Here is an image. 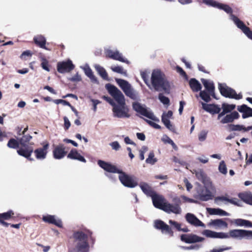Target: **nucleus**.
<instances>
[{
	"mask_svg": "<svg viewBox=\"0 0 252 252\" xmlns=\"http://www.w3.org/2000/svg\"><path fill=\"white\" fill-rule=\"evenodd\" d=\"M105 87L118 103L112 108L113 116L118 118H129L130 116L128 113L129 109L126 105L122 93L116 87L110 84H107Z\"/></svg>",
	"mask_w": 252,
	"mask_h": 252,
	"instance_id": "1",
	"label": "nucleus"
},
{
	"mask_svg": "<svg viewBox=\"0 0 252 252\" xmlns=\"http://www.w3.org/2000/svg\"><path fill=\"white\" fill-rule=\"evenodd\" d=\"M202 234L208 238L226 239H252V231L243 229H232L228 233L217 232L210 230H204Z\"/></svg>",
	"mask_w": 252,
	"mask_h": 252,
	"instance_id": "2",
	"label": "nucleus"
},
{
	"mask_svg": "<svg viewBox=\"0 0 252 252\" xmlns=\"http://www.w3.org/2000/svg\"><path fill=\"white\" fill-rule=\"evenodd\" d=\"M151 84L156 91H163L169 94L171 91L170 83L168 81L165 74L159 69L153 71L151 78Z\"/></svg>",
	"mask_w": 252,
	"mask_h": 252,
	"instance_id": "3",
	"label": "nucleus"
},
{
	"mask_svg": "<svg viewBox=\"0 0 252 252\" xmlns=\"http://www.w3.org/2000/svg\"><path fill=\"white\" fill-rule=\"evenodd\" d=\"M73 237L75 242H77L76 248L77 252H89V245L88 242V236L80 231L75 232Z\"/></svg>",
	"mask_w": 252,
	"mask_h": 252,
	"instance_id": "4",
	"label": "nucleus"
},
{
	"mask_svg": "<svg viewBox=\"0 0 252 252\" xmlns=\"http://www.w3.org/2000/svg\"><path fill=\"white\" fill-rule=\"evenodd\" d=\"M219 89L220 94L225 97L237 100L242 98L243 95L241 94H237L234 89L228 87L225 84H219Z\"/></svg>",
	"mask_w": 252,
	"mask_h": 252,
	"instance_id": "5",
	"label": "nucleus"
},
{
	"mask_svg": "<svg viewBox=\"0 0 252 252\" xmlns=\"http://www.w3.org/2000/svg\"><path fill=\"white\" fill-rule=\"evenodd\" d=\"M14 214V212L11 210H9L6 212L0 213V224L5 227H8L9 225H10L12 228L19 229L21 225V223L18 224H10L5 221V220H14L15 218Z\"/></svg>",
	"mask_w": 252,
	"mask_h": 252,
	"instance_id": "6",
	"label": "nucleus"
},
{
	"mask_svg": "<svg viewBox=\"0 0 252 252\" xmlns=\"http://www.w3.org/2000/svg\"><path fill=\"white\" fill-rule=\"evenodd\" d=\"M133 109L137 113L154 121L159 122V120L151 111H149L146 108L143 107L138 102H134L132 104Z\"/></svg>",
	"mask_w": 252,
	"mask_h": 252,
	"instance_id": "7",
	"label": "nucleus"
},
{
	"mask_svg": "<svg viewBox=\"0 0 252 252\" xmlns=\"http://www.w3.org/2000/svg\"><path fill=\"white\" fill-rule=\"evenodd\" d=\"M120 175L119 178L121 183L125 187L133 188L138 185V183L131 176L126 174L122 170H120L119 173Z\"/></svg>",
	"mask_w": 252,
	"mask_h": 252,
	"instance_id": "8",
	"label": "nucleus"
},
{
	"mask_svg": "<svg viewBox=\"0 0 252 252\" xmlns=\"http://www.w3.org/2000/svg\"><path fill=\"white\" fill-rule=\"evenodd\" d=\"M231 17L232 20L237 28L240 29L249 38L252 40V31L250 28L246 26L244 23L235 15H232Z\"/></svg>",
	"mask_w": 252,
	"mask_h": 252,
	"instance_id": "9",
	"label": "nucleus"
},
{
	"mask_svg": "<svg viewBox=\"0 0 252 252\" xmlns=\"http://www.w3.org/2000/svg\"><path fill=\"white\" fill-rule=\"evenodd\" d=\"M116 81L126 96L132 99L135 97V94L127 81L122 79H116Z\"/></svg>",
	"mask_w": 252,
	"mask_h": 252,
	"instance_id": "10",
	"label": "nucleus"
},
{
	"mask_svg": "<svg viewBox=\"0 0 252 252\" xmlns=\"http://www.w3.org/2000/svg\"><path fill=\"white\" fill-rule=\"evenodd\" d=\"M42 147L39 148L34 151L35 158L38 159H44L46 158L48 150L49 148V143L45 141L41 144Z\"/></svg>",
	"mask_w": 252,
	"mask_h": 252,
	"instance_id": "11",
	"label": "nucleus"
},
{
	"mask_svg": "<svg viewBox=\"0 0 252 252\" xmlns=\"http://www.w3.org/2000/svg\"><path fill=\"white\" fill-rule=\"evenodd\" d=\"M57 70L59 73H64L69 72L73 70L75 65L72 63L71 60H68L67 61L59 62L57 63Z\"/></svg>",
	"mask_w": 252,
	"mask_h": 252,
	"instance_id": "12",
	"label": "nucleus"
},
{
	"mask_svg": "<svg viewBox=\"0 0 252 252\" xmlns=\"http://www.w3.org/2000/svg\"><path fill=\"white\" fill-rule=\"evenodd\" d=\"M196 198L201 201H207L213 198L211 192L204 187H200L197 190Z\"/></svg>",
	"mask_w": 252,
	"mask_h": 252,
	"instance_id": "13",
	"label": "nucleus"
},
{
	"mask_svg": "<svg viewBox=\"0 0 252 252\" xmlns=\"http://www.w3.org/2000/svg\"><path fill=\"white\" fill-rule=\"evenodd\" d=\"M154 227L157 229L160 230L162 233L168 234L170 237L173 236L174 232L171 228L161 220H156Z\"/></svg>",
	"mask_w": 252,
	"mask_h": 252,
	"instance_id": "14",
	"label": "nucleus"
},
{
	"mask_svg": "<svg viewBox=\"0 0 252 252\" xmlns=\"http://www.w3.org/2000/svg\"><path fill=\"white\" fill-rule=\"evenodd\" d=\"M97 163L104 170L109 173H119L121 170L118 169L115 165L103 160H99Z\"/></svg>",
	"mask_w": 252,
	"mask_h": 252,
	"instance_id": "15",
	"label": "nucleus"
},
{
	"mask_svg": "<svg viewBox=\"0 0 252 252\" xmlns=\"http://www.w3.org/2000/svg\"><path fill=\"white\" fill-rule=\"evenodd\" d=\"M67 153L64 145L60 144L56 146L53 151V157L55 159H62L66 155Z\"/></svg>",
	"mask_w": 252,
	"mask_h": 252,
	"instance_id": "16",
	"label": "nucleus"
},
{
	"mask_svg": "<svg viewBox=\"0 0 252 252\" xmlns=\"http://www.w3.org/2000/svg\"><path fill=\"white\" fill-rule=\"evenodd\" d=\"M181 240L186 243H194L202 242L204 240L203 237H199L195 234H182L181 235Z\"/></svg>",
	"mask_w": 252,
	"mask_h": 252,
	"instance_id": "17",
	"label": "nucleus"
},
{
	"mask_svg": "<svg viewBox=\"0 0 252 252\" xmlns=\"http://www.w3.org/2000/svg\"><path fill=\"white\" fill-rule=\"evenodd\" d=\"M33 151V148L29 145L21 146L17 151V153L20 156L24 157L30 160H33L32 158H30Z\"/></svg>",
	"mask_w": 252,
	"mask_h": 252,
	"instance_id": "18",
	"label": "nucleus"
},
{
	"mask_svg": "<svg viewBox=\"0 0 252 252\" xmlns=\"http://www.w3.org/2000/svg\"><path fill=\"white\" fill-rule=\"evenodd\" d=\"M162 210L167 213H173L176 214H179L181 213V209L178 204L172 205L167 202H164V205Z\"/></svg>",
	"mask_w": 252,
	"mask_h": 252,
	"instance_id": "19",
	"label": "nucleus"
},
{
	"mask_svg": "<svg viewBox=\"0 0 252 252\" xmlns=\"http://www.w3.org/2000/svg\"><path fill=\"white\" fill-rule=\"evenodd\" d=\"M202 108L206 111L212 114H218L220 113L221 108L219 105L216 104H206L201 102Z\"/></svg>",
	"mask_w": 252,
	"mask_h": 252,
	"instance_id": "20",
	"label": "nucleus"
},
{
	"mask_svg": "<svg viewBox=\"0 0 252 252\" xmlns=\"http://www.w3.org/2000/svg\"><path fill=\"white\" fill-rule=\"evenodd\" d=\"M185 218L186 220L192 225L195 226H205V224L192 214L187 213L186 215Z\"/></svg>",
	"mask_w": 252,
	"mask_h": 252,
	"instance_id": "21",
	"label": "nucleus"
},
{
	"mask_svg": "<svg viewBox=\"0 0 252 252\" xmlns=\"http://www.w3.org/2000/svg\"><path fill=\"white\" fill-rule=\"evenodd\" d=\"M42 220L45 222L54 224L60 228H63V227L62 220L60 219H56L55 216L50 215L43 216Z\"/></svg>",
	"mask_w": 252,
	"mask_h": 252,
	"instance_id": "22",
	"label": "nucleus"
},
{
	"mask_svg": "<svg viewBox=\"0 0 252 252\" xmlns=\"http://www.w3.org/2000/svg\"><path fill=\"white\" fill-rule=\"evenodd\" d=\"M106 57L115 60L119 61L123 63L128 62L126 60L120 53L119 51H113L111 50H108L105 52Z\"/></svg>",
	"mask_w": 252,
	"mask_h": 252,
	"instance_id": "23",
	"label": "nucleus"
},
{
	"mask_svg": "<svg viewBox=\"0 0 252 252\" xmlns=\"http://www.w3.org/2000/svg\"><path fill=\"white\" fill-rule=\"evenodd\" d=\"M34 44L38 47L46 50H50V49L46 46V39L42 35H37L33 38Z\"/></svg>",
	"mask_w": 252,
	"mask_h": 252,
	"instance_id": "24",
	"label": "nucleus"
},
{
	"mask_svg": "<svg viewBox=\"0 0 252 252\" xmlns=\"http://www.w3.org/2000/svg\"><path fill=\"white\" fill-rule=\"evenodd\" d=\"M154 206L157 208L162 210L164 202V198L162 196L158 195L156 193L151 197Z\"/></svg>",
	"mask_w": 252,
	"mask_h": 252,
	"instance_id": "25",
	"label": "nucleus"
},
{
	"mask_svg": "<svg viewBox=\"0 0 252 252\" xmlns=\"http://www.w3.org/2000/svg\"><path fill=\"white\" fill-rule=\"evenodd\" d=\"M226 115L220 120L221 124H228L232 123L235 120L238 119L240 117L239 114L237 111H233L230 114Z\"/></svg>",
	"mask_w": 252,
	"mask_h": 252,
	"instance_id": "26",
	"label": "nucleus"
},
{
	"mask_svg": "<svg viewBox=\"0 0 252 252\" xmlns=\"http://www.w3.org/2000/svg\"><path fill=\"white\" fill-rule=\"evenodd\" d=\"M67 158L71 159L77 160L84 163L86 162V159L75 149L71 150L67 155Z\"/></svg>",
	"mask_w": 252,
	"mask_h": 252,
	"instance_id": "27",
	"label": "nucleus"
},
{
	"mask_svg": "<svg viewBox=\"0 0 252 252\" xmlns=\"http://www.w3.org/2000/svg\"><path fill=\"white\" fill-rule=\"evenodd\" d=\"M236 108L235 104H229L226 103H223L221 105V108L222 109L221 112L218 116V119L220 120L221 117L223 116L226 114L231 113Z\"/></svg>",
	"mask_w": 252,
	"mask_h": 252,
	"instance_id": "28",
	"label": "nucleus"
},
{
	"mask_svg": "<svg viewBox=\"0 0 252 252\" xmlns=\"http://www.w3.org/2000/svg\"><path fill=\"white\" fill-rule=\"evenodd\" d=\"M237 110L240 112L243 113L242 118L243 119L252 117V108L248 107L246 104L238 106Z\"/></svg>",
	"mask_w": 252,
	"mask_h": 252,
	"instance_id": "29",
	"label": "nucleus"
},
{
	"mask_svg": "<svg viewBox=\"0 0 252 252\" xmlns=\"http://www.w3.org/2000/svg\"><path fill=\"white\" fill-rule=\"evenodd\" d=\"M201 82L205 89L209 94L215 99H217L215 94V86L213 82L209 81L206 79H202Z\"/></svg>",
	"mask_w": 252,
	"mask_h": 252,
	"instance_id": "30",
	"label": "nucleus"
},
{
	"mask_svg": "<svg viewBox=\"0 0 252 252\" xmlns=\"http://www.w3.org/2000/svg\"><path fill=\"white\" fill-rule=\"evenodd\" d=\"M140 187L145 194L151 197L156 193L147 183H141L140 185Z\"/></svg>",
	"mask_w": 252,
	"mask_h": 252,
	"instance_id": "31",
	"label": "nucleus"
},
{
	"mask_svg": "<svg viewBox=\"0 0 252 252\" xmlns=\"http://www.w3.org/2000/svg\"><path fill=\"white\" fill-rule=\"evenodd\" d=\"M208 225L220 228H226L228 227V223L222 219L211 220Z\"/></svg>",
	"mask_w": 252,
	"mask_h": 252,
	"instance_id": "32",
	"label": "nucleus"
},
{
	"mask_svg": "<svg viewBox=\"0 0 252 252\" xmlns=\"http://www.w3.org/2000/svg\"><path fill=\"white\" fill-rule=\"evenodd\" d=\"M189 85L193 92H197L201 90L202 86L200 83L195 78H191L189 81Z\"/></svg>",
	"mask_w": 252,
	"mask_h": 252,
	"instance_id": "33",
	"label": "nucleus"
},
{
	"mask_svg": "<svg viewBox=\"0 0 252 252\" xmlns=\"http://www.w3.org/2000/svg\"><path fill=\"white\" fill-rule=\"evenodd\" d=\"M239 197L245 203L252 205V194L251 192H242L238 194Z\"/></svg>",
	"mask_w": 252,
	"mask_h": 252,
	"instance_id": "34",
	"label": "nucleus"
},
{
	"mask_svg": "<svg viewBox=\"0 0 252 252\" xmlns=\"http://www.w3.org/2000/svg\"><path fill=\"white\" fill-rule=\"evenodd\" d=\"M85 74L91 79L94 83L98 84L99 82L97 78L94 75L93 72L90 67H87L84 69Z\"/></svg>",
	"mask_w": 252,
	"mask_h": 252,
	"instance_id": "35",
	"label": "nucleus"
},
{
	"mask_svg": "<svg viewBox=\"0 0 252 252\" xmlns=\"http://www.w3.org/2000/svg\"><path fill=\"white\" fill-rule=\"evenodd\" d=\"M94 68L99 75L104 80H108V74L105 69L99 64H95Z\"/></svg>",
	"mask_w": 252,
	"mask_h": 252,
	"instance_id": "36",
	"label": "nucleus"
},
{
	"mask_svg": "<svg viewBox=\"0 0 252 252\" xmlns=\"http://www.w3.org/2000/svg\"><path fill=\"white\" fill-rule=\"evenodd\" d=\"M207 211L210 215H217L220 216H228V213L220 208H207Z\"/></svg>",
	"mask_w": 252,
	"mask_h": 252,
	"instance_id": "37",
	"label": "nucleus"
},
{
	"mask_svg": "<svg viewBox=\"0 0 252 252\" xmlns=\"http://www.w3.org/2000/svg\"><path fill=\"white\" fill-rule=\"evenodd\" d=\"M217 8L220 9L224 10L228 14H230V19L232 20L231 15L233 14H232L233 10L231 7L226 4L219 3Z\"/></svg>",
	"mask_w": 252,
	"mask_h": 252,
	"instance_id": "38",
	"label": "nucleus"
},
{
	"mask_svg": "<svg viewBox=\"0 0 252 252\" xmlns=\"http://www.w3.org/2000/svg\"><path fill=\"white\" fill-rule=\"evenodd\" d=\"M161 121L165 125V126L170 131L174 132L175 128L174 126H173L170 121V120L167 118H165L164 116H161Z\"/></svg>",
	"mask_w": 252,
	"mask_h": 252,
	"instance_id": "39",
	"label": "nucleus"
},
{
	"mask_svg": "<svg viewBox=\"0 0 252 252\" xmlns=\"http://www.w3.org/2000/svg\"><path fill=\"white\" fill-rule=\"evenodd\" d=\"M215 200L216 201L217 200L226 201L232 204H234V205H235L237 206H239V204H238L237 202L236 201L237 199L235 198L229 199V198H227V197L222 196H218V197H216Z\"/></svg>",
	"mask_w": 252,
	"mask_h": 252,
	"instance_id": "40",
	"label": "nucleus"
},
{
	"mask_svg": "<svg viewBox=\"0 0 252 252\" xmlns=\"http://www.w3.org/2000/svg\"><path fill=\"white\" fill-rule=\"evenodd\" d=\"M244 128V126L243 125H240L228 124L226 126L227 129L229 131H241L243 130Z\"/></svg>",
	"mask_w": 252,
	"mask_h": 252,
	"instance_id": "41",
	"label": "nucleus"
},
{
	"mask_svg": "<svg viewBox=\"0 0 252 252\" xmlns=\"http://www.w3.org/2000/svg\"><path fill=\"white\" fill-rule=\"evenodd\" d=\"M235 223L238 226L252 227V222L249 220L238 219L235 220Z\"/></svg>",
	"mask_w": 252,
	"mask_h": 252,
	"instance_id": "42",
	"label": "nucleus"
},
{
	"mask_svg": "<svg viewBox=\"0 0 252 252\" xmlns=\"http://www.w3.org/2000/svg\"><path fill=\"white\" fill-rule=\"evenodd\" d=\"M20 144V141H18L17 140L14 138H11L8 142L7 146L12 149H17L19 148Z\"/></svg>",
	"mask_w": 252,
	"mask_h": 252,
	"instance_id": "43",
	"label": "nucleus"
},
{
	"mask_svg": "<svg viewBox=\"0 0 252 252\" xmlns=\"http://www.w3.org/2000/svg\"><path fill=\"white\" fill-rule=\"evenodd\" d=\"M32 139V136L29 134L23 135L20 139V144L21 146L28 145L30 141Z\"/></svg>",
	"mask_w": 252,
	"mask_h": 252,
	"instance_id": "44",
	"label": "nucleus"
},
{
	"mask_svg": "<svg viewBox=\"0 0 252 252\" xmlns=\"http://www.w3.org/2000/svg\"><path fill=\"white\" fill-rule=\"evenodd\" d=\"M155 155L153 151L151 152L148 156V158L146 159V162L147 163H150L151 164H154L156 162H157V160L156 158H154Z\"/></svg>",
	"mask_w": 252,
	"mask_h": 252,
	"instance_id": "45",
	"label": "nucleus"
},
{
	"mask_svg": "<svg viewBox=\"0 0 252 252\" xmlns=\"http://www.w3.org/2000/svg\"><path fill=\"white\" fill-rule=\"evenodd\" d=\"M111 70L115 72L120 74L126 75V71L124 70L123 68L121 66H114L111 67Z\"/></svg>",
	"mask_w": 252,
	"mask_h": 252,
	"instance_id": "46",
	"label": "nucleus"
},
{
	"mask_svg": "<svg viewBox=\"0 0 252 252\" xmlns=\"http://www.w3.org/2000/svg\"><path fill=\"white\" fill-rule=\"evenodd\" d=\"M210 94L205 91H201L200 92V96L206 102H208L211 100Z\"/></svg>",
	"mask_w": 252,
	"mask_h": 252,
	"instance_id": "47",
	"label": "nucleus"
},
{
	"mask_svg": "<svg viewBox=\"0 0 252 252\" xmlns=\"http://www.w3.org/2000/svg\"><path fill=\"white\" fill-rule=\"evenodd\" d=\"M203 3H205V4L210 6H212L214 7L217 8L218 6V4L219 2H218L217 1L214 0H202Z\"/></svg>",
	"mask_w": 252,
	"mask_h": 252,
	"instance_id": "48",
	"label": "nucleus"
},
{
	"mask_svg": "<svg viewBox=\"0 0 252 252\" xmlns=\"http://www.w3.org/2000/svg\"><path fill=\"white\" fill-rule=\"evenodd\" d=\"M141 76L143 80L144 83L148 86L149 88H151V85L150 84L148 80V75L146 71H142L140 73Z\"/></svg>",
	"mask_w": 252,
	"mask_h": 252,
	"instance_id": "49",
	"label": "nucleus"
},
{
	"mask_svg": "<svg viewBox=\"0 0 252 252\" xmlns=\"http://www.w3.org/2000/svg\"><path fill=\"white\" fill-rule=\"evenodd\" d=\"M158 99L164 105H169L170 103L169 99L163 95L162 94L160 93L158 94Z\"/></svg>",
	"mask_w": 252,
	"mask_h": 252,
	"instance_id": "50",
	"label": "nucleus"
},
{
	"mask_svg": "<svg viewBox=\"0 0 252 252\" xmlns=\"http://www.w3.org/2000/svg\"><path fill=\"white\" fill-rule=\"evenodd\" d=\"M219 170L220 173L223 174H226L227 173V168L224 161L222 160L220 162L219 166Z\"/></svg>",
	"mask_w": 252,
	"mask_h": 252,
	"instance_id": "51",
	"label": "nucleus"
},
{
	"mask_svg": "<svg viewBox=\"0 0 252 252\" xmlns=\"http://www.w3.org/2000/svg\"><path fill=\"white\" fill-rule=\"evenodd\" d=\"M41 66L43 69L47 71H50L48 61L45 58L42 59V63H41Z\"/></svg>",
	"mask_w": 252,
	"mask_h": 252,
	"instance_id": "52",
	"label": "nucleus"
},
{
	"mask_svg": "<svg viewBox=\"0 0 252 252\" xmlns=\"http://www.w3.org/2000/svg\"><path fill=\"white\" fill-rule=\"evenodd\" d=\"M144 120L150 126H152L153 127L158 129H160L161 128V127L159 125L150 121L148 120L147 119H144Z\"/></svg>",
	"mask_w": 252,
	"mask_h": 252,
	"instance_id": "53",
	"label": "nucleus"
},
{
	"mask_svg": "<svg viewBox=\"0 0 252 252\" xmlns=\"http://www.w3.org/2000/svg\"><path fill=\"white\" fill-rule=\"evenodd\" d=\"M176 70L181 75L185 77L186 79H188V75L187 73L181 67L177 66Z\"/></svg>",
	"mask_w": 252,
	"mask_h": 252,
	"instance_id": "54",
	"label": "nucleus"
},
{
	"mask_svg": "<svg viewBox=\"0 0 252 252\" xmlns=\"http://www.w3.org/2000/svg\"><path fill=\"white\" fill-rule=\"evenodd\" d=\"M207 137V132L205 131H202L198 135V139L200 141H204Z\"/></svg>",
	"mask_w": 252,
	"mask_h": 252,
	"instance_id": "55",
	"label": "nucleus"
},
{
	"mask_svg": "<svg viewBox=\"0 0 252 252\" xmlns=\"http://www.w3.org/2000/svg\"><path fill=\"white\" fill-rule=\"evenodd\" d=\"M169 223L171 225H173L177 229V230L179 231H180L181 227V224L180 223H179L177 221L172 220H169Z\"/></svg>",
	"mask_w": 252,
	"mask_h": 252,
	"instance_id": "56",
	"label": "nucleus"
},
{
	"mask_svg": "<svg viewBox=\"0 0 252 252\" xmlns=\"http://www.w3.org/2000/svg\"><path fill=\"white\" fill-rule=\"evenodd\" d=\"M103 98L112 106L113 108L117 104L114 100L109 96H103Z\"/></svg>",
	"mask_w": 252,
	"mask_h": 252,
	"instance_id": "57",
	"label": "nucleus"
},
{
	"mask_svg": "<svg viewBox=\"0 0 252 252\" xmlns=\"http://www.w3.org/2000/svg\"><path fill=\"white\" fill-rule=\"evenodd\" d=\"M64 120V128L65 130H67L70 126V123L66 117H63Z\"/></svg>",
	"mask_w": 252,
	"mask_h": 252,
	"instance_id": "58",
	"label": "nucleus"
},
{
	"mask_svg": "<svg viewBox=\"0 0 252 252\" xmlns=\"http://www.w3.org/2000/svg\"><path fill=\"white\" fill-rule=\"evenodd\" d=\"M110 145L112 147V149L116 151L119 150L121 148L119 143L117 141L113 142L110 143Z\"/></svg>",
	"mask_w": 252,
	"mask_h": 252,
	"instance_id": "59",
	"label": "nucleus"
},
{
	"mask_svg": "<svg viewBox=\"0 0 252 252\" xmlns=\"http://www.w3.org/2000/svg\"><path fill=\"white\" fill-rule=\"evenodd\" d=\"M70 80L73 82H78L81 80V77L78 74L73 76L70 79Z\"/></svg>",
	"mask_w": 252,
	"mask_h": 252,
	"instance_id": "60",
	"label": "nucleus"
},
{
	"mask_svg": "<svg viewBox=\"0 0 252 252\" xmlns=\"http://www.w3.org/2000/svg\"><path fill=\"white\" fill-rule=\"evenodd\" d=\"M184 182L185 183L187 190L189 191L192 188V185L188 181L187 179L184 180Z\"/></svg>",
	"mask_w": 252,
	"mask_h": 252,
	"instance_id": "61",
	"label": "nucleus"
},
{
	"mask_svg": "<svg viewBox=\"0 0 252 252\" xmlns=\"http://www.w3.org/2000/svg\"><path fill=\"white\" fill-rule=\"evenodd\" d=\"M186 102L184 101H181L180 102V107L179 109V112L180 115H181L183 113L184 106Z\"/></svg>",
	"mask_w": 252,
	"mask_h": 252,
	"instance_id": "62",
	"label": "nucleus"
},
{
	"mask_svg": "<svg viewBox=\"0 0 252 252\" xmlns=\"http://www.w3.org/2000/svg\"><path fill=\"white\" fill-rule=\"evenodd\" d=\"M136 136L137 138L140 140L144 141L145 140V135L143 133L138 132L136 133Z\"/></svg>",
	"mask_w": 252,
	"mask_h": 252,
	"instance_id": "63",
	"label": "nucleus"
},
{
	"mask_svg": "<svg viewBox=\"0 0 252 252\" xmlns=\"http://www.w3.org/2000/svg\"><path fill=\"white\" fill-rule=\"evenodd\" d=\"M44 89L48 90L51 93L56 94H57L56 92L51 87L49 86H45L44 87Z\"/></svg>",
	"mask_w": 252,
	"mask_h": 252,
	"instance_id": "64",
	"label": "nucleus"
}]
</instances>
